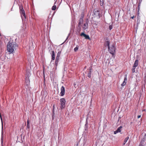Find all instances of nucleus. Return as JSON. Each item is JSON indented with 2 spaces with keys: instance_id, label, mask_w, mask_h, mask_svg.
Wrapping results in <instances>:
<instances>
[{
  "instance_id": "17",
  "label": "nucleus",
  "mask_w": 146,
  "mask_h": 146,
  "mask_svg": "<svg viewBox=\"0 0 146 146\" xmlns=\"http://www.w3.org/2000/svg\"><path fill=\"white\" fill-rule=\"evenodd\" d=\"M140 19L139 17H137V27H138V25L140 23Z\"/></svg>"
},
{
  "instance_id": "5",
  "label": "nucleus",
  "mask_w": 146,
  "mask_h": 146,
  "mask_svg": "<svg viewBox=\"0 0 146 146\" xmlns=\"http://www.w3.org/2000/svg\"><path fill=\"white\" fill-rule=\"evenodd\" d=\"M60 94L61 96H63L65 94V88L64 87L62 86L61 88Z\"/></svg>"
},
{
  "instance_id": "12",
  "label": "nucleus",
  "mask_w": 146,
  "mask_h": 146,
  "mask_svg": "<svg viewBox=\"0 0 146 146\" xmlns=\"http://www.w3.org/2000/svg\"><path fill=\"white\" fill-rule=\"evenodd\" d=\"M94 14L96 16H99L100 15V11L98 10H94Z\"/></svg>"
},
{
  "instance_id": "24",
  "label": "nucleus",
  "mask_w": 146,
  "mask_h": 146,
  "mask_svg": "<svg viewBox=\"0 0 146 146\" xmlns=\"http://www.w3.org/2000/svg\"><path fill=\"white\" fill-rule=\"evenodd\" d=\"M56 8V5H54L52 6V9L53 10H55Z\"/></svg>"
},
{
  "instance_id": "30",
  "label": "nucleus",
  "mask_w": 146,
  "mask_h": 146,
  "mask_svg": "<svg viewBox=\"0 0 146 146\" xmlns=\"http://www.w3.org/2000/svg\"><path fill=\"white\" fill-rule=\"evenodd\" d=\"M85 35V34H84V33H81V34H80V36H84Z\"/></svg>"
},
{
  "instance_id": "23",
  "label": "nucleus",
  "mask_w": 146,
  "mask_h": 146,
  "mask_svg": "<svg viewBox=\"0 0 146 146\" xmlns=\"http://www.w3.org/2000/svg\"><path fill=\"white\" fill-rule=\"evenodd\" d=\"M136 67H134V66H133V68L132 69V73H134L135 71V68Z\"/></svg>"
},
{
  "instance_id": "34",
  "label": "nucleus",
  "mask_w": 146,
  "mask_h": 146,
  "mask_svg": "<svg viewBox=\"0 0 146 146\" xmlns=\"http://www.w3.org/2000/svg\"><path fill=\"white\" fill-rule=\"evenodd\" d=\"M69 35L67 37V38H66V40H65V42H66V40H67V39H68V36H69Z\"/></svg>"
},
{
  "instance_id": "2",
  "label": "nucleus",
  "mask_w": 146,
  "mask_h": 146,
  "mask_svg": "<svg viewBox=\"0 0 146 146\" xmlns=\"http://www.w3.org/2000/svg\"><path fill=\"white\" fill-rule=\"evenodd\" d=\"M108 51L112 55L114 54V52L115 51V48L113 45L112 44L108 48Z\"/></svg>"
},
{
  "instance_id": "22",
  "label": "nucleus",
  "mask_w": 146,
  "mask_h": 146,
  "mask_svg": "<svg viewBox=\"0 0 146 146\" xmlns=\"http://www.w3.org/2000/svg\"><path fill=\"white\" fill-rule=\"evenodd\" d=\"M91 69H90V71L88 73L87 75L88 77L89 78H90L91 77Z\"/></svg>"
},
{
  "instance_id": "6",
  "label": "nucleus",
  "mask_w": 146,
  "mask_h": 146,
  "mask_svg": "<svg viewBox=\"0 0 146 146\" xmlns=\"http://www.w3.org/2000/svg\"><path fill=\"white\" fill-rule=\"evenodd\" d=\"M122 127V126H120L118 128L117 130L114 131V134H115L119 132H120L121 131V129Z\"/></svg>"
},
{
  "instance_id": "10",
  "label": "nucleus",
  "mask_w": 146,
  "mask_h": 146,
  "mask_svg": "<svg viewBox=\"0 0 146 146\" xmlns=\"http://www.w3.org/2000/svg\"><path fill=\"white\" fill-rule=\"evenodd\" d=\"M52 56V59L53 60H55V53L54 51H52L51 54Z\"/></svg>"
},
{
  "instance_id": "16",
  "label": "nucleus",
  "mask_w": 146,
  "mask_h": 146,
  "mask_svg": "<svg viewBox=\"0 0 146 146\" xmlns=\"http://www.w3.org/2000/svg\"><path fill=\"white\" fill-rule=\"evenodd\" d=\"M83 22V19H80L78 25L80 26L81 24H82Z\"/></svg>"
},
{
  "instance_id": "40",
  "label": "nucleus",
  "mask_w": 146,
  "mask_h": 146,
  "mask_svg": "<svg viewBox=\"0 0 146 146\" xmlns=\"http://www.w3.org/2000/svg\"><path fill=\"white\" fill-rule=\"evenodd\" d=\"M56 1H55V2L54 3V4H55V3H56Z\"/></svg>"
},
{
  "instance_id": "38",
  "label": "nucleus",
  "mask_w": 146,
  "mask_h": 146,
  "mask_svg": "<svg viewBox=\"0 0 146 146\" xmlns=\"http://www.w3.org/2000/svg\"><path fill=\"white\" fill-rule=\"evenodd\" d=\"M1 140H2V141H1V142H2V143H3V139H2V138H1Z\"/></svg>"
},
{
  "instance_id": "11",
  "label": "nucleus",
  "mask_w": 146,
  "mask_h": 146,
  "mask_svg": "<svg viewBox=\"0 0 146 146\" xmlns=\"http://www.w3.org/2000/svg\"><path fill=\"white\" fill-rule=\"evenodd\" d=\"M59 61V58H56L55 61V66L57 67V66L58 63Z\"/></svg>"
},
{
  "instance_id": "7",
  "label": "nucleus",
  "mask_w": 146,
  "mask_h": 146,
  "mask_svg": "<svg viewBox=\"0 0 146 146\" xmlns=\"http://www.w3.org/2000/svg\"><path fill=\"white\" fill-rule=\"evenodd\" d=\"M127 80V75H125V76L124 78V80L122 84H121V85L122 86H124L126 84V82Z\"/></svg>"
},
{
  "instance_id": "18",
  "label": "nucleus",
  "mask_w": 146,
  "mask_h": 146,
  "mask_svg": "<svg viewBox=\"0 0 146 146\" xmlns=\"http://www.w3.org/2000/svg\"><path fill=\"white\" fill-rule=\"evenodd\" d=\"M25 81L26 84H29V83L30 81L29 79V77H26L25 80Z\"/></svg>"
},
{
  "instance_id": "39",
  "label": "nucleus",
  "mask_w": 146,
  "mask_h": 146,
  "mask_svg": "<svg viewBox=\"0 0 146 146\" xmlns=\"http://www.w3.org/2000/svg\"><path fill=\"white\" fill-rule=\"evenodd\" d=\"M139 6H138V9H139Z\"/></svg>"
},
{
  "instance_id": "29",
  "label": "nucleus",
  "mask_w": 146,
  "mask_h": 146,
  "mask_svg": "<svg viewBox=\"0 0 146 146\" xmlns=\"http://www.w3.org/2000/svg\"><path fill=\"white\" fill-rule=\"evenodd\" d=\"M109 29L110 30H111L112 29V26L111 25H110L109 27Z\"/></svg>"
},
{
  "instance_id": "26",
  "label": "nucleus",
  "mask_w": 146,
  "mask_h": 146,
  "mask_svg": "<svg viewBox=\"0 0 146 146\" xmlns=\"http://www.w3.org/2000/svg\"><path fill=\"white\" fill-rule=\"evenodd\" d=\"M19 9H20V11H22V10H24L23 8V7L22 6H19Z\"/></svg>"
},
{
  "instance_id": "20",
  "label": "nucleus",
  "mask_w": 146,
  "mask_h": 146,
  "mask_svg": "<svg viewBox=\"0 0 146 146\" xmlns=\"http://www.w3.org/2000/svg\"><path fill=\"white\" fill-rule=\"evenodd\" d=\"M60 54H61V52L60 51L58 52L57 54V56H56V58H59Z\"/></svg>"
},
{
  "instance_id": "8",
  "label": "nucleus",
  "mask_w": 146,
  "mask_h": 146,
  "mask_svg": "<svg viewBox=\"0 0 146 146\" xmlns=\"http://www.w3.org/2000/svg\"><path fill=\"white\" fill-rule=\"evenodd\" d=\"M20 13L21 14V17L22 19H23V16L24 18L25 19L26 15L24 10H22V11H20Z\"/></svg>"
},
{
  "instance_id": "27",
  "label": "nucleus",
  "mask_w": 146,
  "mask_h": 146,
  "mask_svg": "<svg viewBox=\"0 0 146 146\" xmlns=\"http://www.w3.org/2000/svg\"><path fill=\"white\" fill-rule=\"evenodd\" d=\"M84 17V15L83 13H82L80 15V19H83V18Z\"/></svg>"
},
{
  "instance_id": "21",
  "label": "nucleus",
  "mask_w": 146,
  "mask_h": 146,
  "mask_svg": "<svg viewBox=\"0 0 146 146\" xmlns=\"http://www.w3.org/2000/svg\"><path fill=\"white\" fill-rule=\"evenodd\" d=\"M84 37L86 39H90V38L89 36L85 34L84 36Z\"/></svg>"
},
{
  "instance_id": "15",
  "label": "nucleus",
  "mask_w": 146,
  "mask_h": 146,
  "mask_svg": "<svg viewBox=\"0 0 146 146\" xmlns=\"http://www.w3.org/2000/svg\"><path fill=\"white\" fill-rule=\"evenodd\" d=\"M81 31V28L80 26L78 25L77 31L78 33H80Z\"/></svg>"
},
{
  "instance_id": "3",
  "label": "nucleus",
  "mask_w": 146,
  "mask_h": 146,
  "mask_svg": "<svg viewBox=\"0 0 146 146\" xmlns=\"http://www.w3.org/2000/svg\"><path fill=\"white\" fill-rule=\"evenodd\" d=\"M60 108L61 109H64L65 107V104L66 100L64 98H62L60 99Z\"/></svg>"
},
{
  "instance_id": "33",
  "label": "nucleus",
  "mask_w": 146,
  "mask_h": 146,
  "mask_svg": "<svg viewBox=\"0 0 146 146\" xmlns=\"http://www.w3.org/2000/svg\"><path fill=\"white\" fill-rule=\"evenodd\" d=\"M141 117V115H139L137 116V118H140V117Z\"/></svg>"
},
{
  "instance_id": "13",
  "label": "nucleus",
  "mask_w": 146,
  "mask_h": 146,
  "mask_svg": "<svg viewBox=\"0 0 146 146\" xmlns=\"http://www.w3.org/2000/svg\"><path fill=\"white\" fill-rule=\"evenodd\" d=\"M138 60L137 59L135 60L134 64L133 66H134V67H137L138 65Z\"/></svg>"
},
{
  "instance_id": "31",
  "label": "nucleus",
  "mask_w": 146,
  "mask_h": 146,
  "mask_svg": "<svg viewBox=\"0 0 146 146\" xmlns=\"http://www.w3.org/2000/svg\"><path fill=\"white\" fill-rule=\"evenodd\" d=\"M30 126L29 125H27V128L29 129L30 128Z\"/></svg>"
},
{
  "instance_id": "14",
  "label": "nucleus",
  "mask_w": 146,
  "mask_h": 146,
  "mask_svg": "<svg viewBox=\"0 0 146 146\" xmlns=\"http://www.w3.org/2000/svg\"><path fill=\"white\" fill-rule=\"evenodd\" d=\"M146 143H145V140L144 139H142L141 141L139 144H141L142 145H145Z\"/></svg>"
},
{
  "instance_id": "4",
  "label": "nucleus",
  "mask_w": 146,
  "mask_h": 146,
  "mask_svg": "<svg viewBox=\"0 0 146 146\" xmlns=\"http://www.w3.org/2000/svg\"><path fill=\"white\" fill-rule=\"evenodd\" d=\"M88 21L87 20L86 21V23H85L82 27V28L84 30H85L88 28Z\"/></svg>"
},
{
  "instance_id": "28",
  "label": "nucleus",
  "mask_w": 146,
  "mask_h": 146,
  "mask_svg": "<svg viewBox=\"0 0 146 146\" xmlns=\"http://www.w3.org/2000/svg\"><path fill=\"white\" fill-rule=\"evenodd\" d=\"M78 49V47H76L74 49V51H76Z\"/></svg>"
},
{
  "instance_id": "36",
  "label": "nucleus",
  "mask_w": 146,
  "mask_h": 146,
  "mask_svg": "<svg viewBox=\"0 0 146 146\" xmlns=\"http://www.w3.org/2000/svg\"><path fill=\"white\" fill-rule=\"evenodd\" d=\"M139 146H144V145H141V144H139Z\"/></svg>"
},
{
  "instance_id": "35",
  "label": "nucleus",
  "mask_w": 146,
  "mask_h": 146,
  "mask_svg": "<svg viewBox=\"0 0 146 146\" xmlns=\"http://www.w3.org/2000/svg\"><path fill=\"white\" fill-rule=\"evenodd\" d=\"M134 16H132V17H131V18L132 19H133L134 18Z\"/></svg>"
},
{
  "instance_id": "1",
  "label": "nucleus",
  "mask_w": 146,
  "mask_h": 146,
  "mask_svg": "<svg viewBox=\"0 0 146 146\" xmlns=\"http://www.w3.org/2000/svg\"><path fill=\"white\" fill-rule=\"evenodd\" d=\"M16 46L15 42H9L7 45V48L8 51L11 53H13L14 52Z\"/></svg>"
},
{
  "instance_id": "19",
  "label": "nucleus",
  "mask_w": 146,
  "mask_h": 146,
  "mask_svg": "<svg viewBox=\"0 0 146 146\" xmlns=\"http://www.w3.org/2000/svg\"><path fill=\"white\" fill-rule=\"evenodd\" d=\"M129 137H127L125 139L124 141V143H123V145H125V144L126 143L127 140L129 139Z\"/></svg>"
},
{
  "instance_id": "37",
  "label": "nucleus",
  "mask_w": 146,
  "mask_h": 146,
  "mask_svg": "<svg viewBox=\"0 0 146 146\" xmlns=\"http://www.w3.org/2000/svg\"><path fill=\"white\" fill-rule=\"evenodd\" d=\"M140 3H138V6H140Z\"/></svg>"
},
{
  "instance_id": "32",
  "label": "nucleus",
  "mask_w": 146,
  "mask_h": 146,
  "mask_svg": "<svg viewBox=\"0 0 146 146\" xmlns=\"http://www.w3.org/2000/svg\"><path fill=\"white\" fill-rule=\"evenodd\" d=\"M27 125H29V120L27 121Z\"/></svg>"
},
{
  "instance_id": "25",
  "label": "nucleus",
  "mask_w": 146,
  "mask_h": 146,
  "mask_svg": "<svg viewBox=\"0 0 146 146\" xmlns=\"http://www.w3.org/2000/svg\"><path fill=\"white\" fill-rule=\"evenodd\" d=\"M104 0H100V4L101 6H102L104 3Z\"/></svg>"
},
{
  "instance_id": "9",
  "label": "nucleus",
  "mask_w": 146,
  "mask_h": 146,
  "mask_svg": "<svg viewBox=\"0 0 146 146\" xmlns=\"http://www.w3.org/2000/svg\"><path fill=\"white\" fill-rule=\"evenodd\" d=\"M104 45L106 47H107L108 48L110 47V42L109 41H106L104 43Z\"/></svg>"
}]
</instances>
